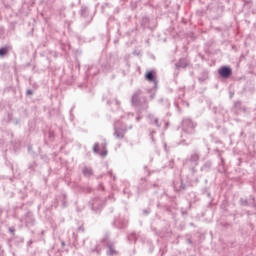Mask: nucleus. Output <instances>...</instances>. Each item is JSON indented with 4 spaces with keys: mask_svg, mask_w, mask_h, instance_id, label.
<instances>
[{
    "mask_svg": "<svg viewBox=\"0 0 256 256\" xmlns=\"http://www.w3.org/2000/svg\"><path fill=\"white\" fill-rule=\"evenodd\" d=\"M9 231L12 235H15V228L14 227H10Z\"/></svg>",
    "mask_w": 256,
    "mask_h": 256,
    "instance_id": "19",
    "label": "nucleus"
},
{
    "mask_svg": "<svg viewBox=\"0 0 256 256\" xmlns=\"http://www.w3.org/2000/svg\"><path fill=\"white\" fill-rule=\"evenodd\" d=\"M153 187H157V184H154Z\"/></svg>",
    "mask_w": 256,
    "mask_h": 256,
    "instance_id": "30",
    "label": "nucleus"
},
{
    "mask_svg": "<svg viewBox=\"0 0 256 256\" xmlns=\"http://www.w3.org/2000/svg\"><path fill=\"white\" fill-rule=\"evenodd\" d=\"M153 133H155V131L150 132V135H151L152 141H155V138L153 137Z\"/></svg>",
    "mask_w": 256,
    "mask_h": 256,
    "instance_id": "24",
    "label": "nucleus"
},
{
    "mask_svg": "<svg viewBox=\"0 0 256 256\" xmlns=\"http://www.w3.org/2000/svg\"><path fill=\"white\" fill-rule=\"evenodd\" d=\"M125 133H127V126L123 122H116L114 126V137L116 139H125Z\"/></svg>",
    "mask_w": 256,
    "mask_h": 256,
    "instance_id": "4",
    "label": "nucleus"
},
{
    "mask_svg": "<svg viewBox=\"0 0 256 256\" xmlns=\"http://www.w3.org/2000/svg\"><path fill=\"white\" fill-rule=\"evenodd\" d=\"M149 213H151V209L143 210L144 215H149Z\"/></svg>",
    "mask_w": 256,
    "mask_h": 256,
    "instance_id": "18",
    "label": "nucleus"
},
{
    "mask_svg": "<svg viewBox=\"0 0 256 256\" xmlns=\"http://www.w3.org/2000/svg\"><path fill=\"white\" fill-rule=\"evenodd\" d=\"M61 245H62V247H65V245H66V244H65V241H62V242H61Z\"/></svg>",
    "mask_w": 256,
    "mask_h": 256,
    "instance_id": "26",
    "label": "nucleus"
},
{
    "mask_svg": "<svg viewBox=\"0 0 256 256\" xmlns=\"http://www.w3.org/2000/svg\"><path fill=\"white\" fill-rule=\"evenodd\" d=\"M186 67H189V61L185 58H180L179 61L175 63V69L177 71H179V69H186Z\"/></svg>",
    "mask_w": 256,
    "mask_h": 256,
    "instance_id": "8",
    "label": "nucleus"
},
{
    "mask_svg": "<svg viewBox=\"0 0 256 256\" xmlns=\"http://www.w3.org/2000/svg\"><path fill=\"white\" fill-rule=\"evenodd\" d=\"M200 159L201 154L199 152H194L188 159L185 160L184 165H186V167L191 170L192 175L197 173V165H199Z\"/></svg>",
    "mask_w": 256,
    "mask_h": 256,
    "instance_id": "2",
    "label": "nucleus"
},
{
    "mask_svg": "<svg viewBox=\"0 0 256 256\" xmlns=\"http://www.w3.org/2000/svg\"><path fill=\"white\" fill-rule=\"evenodd\" d=\"M187 243H188L189 245H193V241H192L190 238L187 239Z\"/></svg>",
    "mask_w": 256,
    "mask_h": 256,
    "instance_id": "23",
    "label": "nucleus"
},
{
    "mask_svg": "<svg viewBox=\"0 0 256 256\" xmlns=\"http://www.w3.org/2000/svg\"><path fill=\"white\" fill-rule=\"evenodd\" d=\"M131 104L133 107H137L139 111H147L149 109V101L147 96H143V90H136L131 97Z\"/></svg>",
    "mask_w": 256,
    "mask_h": 256,
    "instance_id": "1",
    "label": "nucleus"
},
{
    "mask_svg": "<svg viewBox=\"0 0 256 256\" xmlns=\"http://www.w3.org/2000/svg\"><path fill=\"white\" fill-rule=\"evenodd\" d=\"M106 247L109 249V255L113 256L119 254V252L115 250V245L113 244V242H107Z\"/></svg>",
    "mask_w": 256,
    "mask_h": 256,
    "instance_id": "11",
    "label": "nucleus"
},
{
    "mask_svg": "<svg viewBox=\"0 0 256 256\" xmlns=\"http://www.w3.org/2000/svg\"><path fill=\"white\" fill-rule=\"evenodd\" d=\"M195 127H197V123L191 120V118H184L182 120V130L184 133L193 135V133H195Z\"/></svg>",
    "mask_w": 256,
    "mask_h": 256,
    "instance_id": "3",
    "label": "nucleus"
},
{
    "mask_svg": "<svg viewBox=\"0 0 256 256\" xmlns=\"http://www.w3.org/2000/svg\"><path fill=\"white\" fill-rule=\"evenodd\" d=\"M78 231H82V232L85 231V227L79 226V227H78Z\"/></svg>",
    "mask_w": 256,
    "mask_h": 256,
    "instance_id": "21",
    "label": "nucleus"
},
{
    "mask_svg": "<svg viewBox=\"0 0 256 256\" xmlns=\"http://www.w3.org/2000/svg\"><path fill=\"white\" fill-rule=\"evenodd\" d=\"M82 173L84 175V177H91L93 176V169L85 166L83 169H82Z\"/></svg>",
    "mask_w": 256,
    "mask_h": 256,
    "instance_id": "12",
    "label": "nucleus"
},
{
    "mask_svg": "<svg viewBox=\"0 0 256 256\" xmlns=\"http://www.w3.org/2000/svg\"><path fill=\"white\" fill-rule=\"evenodd\" d=\"M234 109H235L236 115H239L241 111H243V113H247V108L243 106V103L239 100L234 102Z\"/></svg>",
    "mask_w": 256,
    "mask_h": 256,
    "instance_id": "9",
    "label": "nucleus"
},
{
    "mask_svg": "<svg viewBox=\"0 0 256 256\" xmlns=\"http://www.w3.org/2000/svg\"><path fill=\"white\" fill-rule=\"evenodd\" d=\"M107 153H108L107 147H106V146H103V150H102V152L100 153V155H101L102 157H107Z\"/></svg>",
    "mask_w": 256,
    "mask_h": 256,
    "instance_id": "17",
    "label": "nucleus"
},
{
    "mask_svg": "<svg viewBox=\"0 0 256 256\" xmlns=\"http://www.w3.org/2000/svg\"><path fill=\"white\" fill-rule=\"evenodd\" d=\"M9 51H11V46L6 45L2 48H0V57H5V55H7V53H9Z\"/></svg>",
    "mask_w": 256,
    "mask_h": 256,
    "instance_id": "13",
    "label": "nucleus"
},
{
    "mask_svg": "<svg viewBox=\"0 0 256 256\" xmlns=\"http://www.w3.org/2000/svg\"><path fill=\"white\" fill-rule=\"evenodd\" d=\"M181 189H183V190L187 189V186L185 184H183V182L181 183Z\"/></svg>",
    "mask_w": 256,
    "mask_h": 256,
    "instance_id": "22",
    "label": "nucleus"
},
{
    "mask_svg": "<svg viewBox=\"0 0 256 256\" xmlns=\"http://www.w3.org/2000/svg\"><path fill=\"white\" fill-rule=\"evenodd\" d=\"M223 161H224V160H223V157H221V162L223 163Z\"/></svg>",
    "mask_w": 256,
    "mask_h": 256,
    "instance_id": "29",
    "label": "nucleus"
},
{
    "mask_svg": "<svg viewBox=\"0 0 256 256\" xmlns=\"http://www.w3.org/2000/svg\"><path fill=\"white\" fill-rule=\"evenodd\" d=\"M93 152L94 153H99V142H96L93 146Z\"/></svg>",
    "mask_w": 256,
    "mask_h": 256,
    "instance_id": "16",
    "label": "nucleus"
},
{
    "mask_svg": "<svg viewBox=\"0 0 256 256\" xmlns=\"http://www.w3.org/2000/svg\"><path fill=\"white\" fill-rule=\"evenodd\" d=\"M218 74L222 79H229L233 75V70L229 66H222L218 69Z\"/></svg>",
    "mask_w": 256,
    "mask_h": 256,
    "instance_id": "6",
    "label": "nucleus"
},
{
    "mask_svg": "<svg viewBox=\"0 0 256 256\" xmlns=\"http://www.w3.org/2000/svg\"><path fill=\"white\" fill-rule=\"evenodd\" d=\"M26 95H33V90H27Z\"/></svg>",
    "mask_w": 256,
    "mask_h": 256,
    "instance_id": "20",
    "label": "nucleus"
},
{
    "mask_svg": "<svg viewBox=\"0 0 256 256\" xmlns=\"http://www.w3.org/2000/svg\"><path fill=\"white\" fill-rule=\"evenodd\" d=\"M91 209L92 211H100V209H103L105 207V200L101 198H94L91 202Z\"/></svg>",
    "mask_w": 256,
    "mask_h": 256,
    "instance_id": "5",
    "label": "nucleus"
},
{
    "mask_svg": "<svg viewBox=\"0 0 256 256\" xmlns=\"http://www.w3.org/2000/svg\"><path fill=\"white\" fill-rule=\"evenodd\" d=\"M92 253H97V255H101V248L99 246H95L94 248L91 249Z\"/></svg>",
    "mask_w": 256,
    "mask_h": 256,
    "instance_id": "14",
    "label": "nucleus"
},
{
    "mask_svg": "<svg viewBox=\"0 0 256 256\" xmlns=\"http://www.w3.org/2000/svg\"><path fill=\"white\" fill-rule=\"evenodd\" d=\"M145 80L148 81L149 83H153L154 89H157L159 80H157V77L155 76V70H150V71L146 72Z\"/></svg>",
    "mask_w": 256,
    "mask_h": 256,
    "instance_id": "7",
    "label": "nucleus"
},
{
    "mask_svg": "<svg viewBox=\"0 0 256 256\" xmlns=\"http://www.w3.org/2000/svg\"><path fill=\"white\" fill-rule=\"evenodd\" d=\"M115 103L116 105H121V102H119V100L115 99Z\"/></svg>",
    "mask_w": 256,
    "mask_h": 256,
    "instance_id": "25",
    "label": "nucleus"
},
{
    "mask_svg": "<svg viewBox=\"0 0 256 256\" xmlns=\"http://www.w3.org/2000/svg\"><path fill=\"white\" fill-rule=\"evenodd\" d=\"M0 253H3V251L1 250V245H0Z\"/></svg>",
    "mask_w": 256,
    "mask_h": 256,
    "instance_id": "28",
    "label": "nucleus"
},
{
    "mask_svg": "<svg viewBox=\"0 0 256 256\" xmlns=\"http://www.w3.org/2000/svg\"><path fill=\"white\" fill-rule=\"evenodd\" d=\"M147 119L150 125H156L158 129H161V122L158 117H155L153 114H148Z\"/></svg>",
    "mask_w": 256,
    "mask_h": 256,
    "instance_id": "10",
    "label": "nucleus"
},
{
    "mask_svg": "<svg viewBox=\"0 0 256 256\" xmlns=\"http://www.w3.org/2000/svg\"><path fill=\"white\" fill-rule=\"evenodd\" d=\"M64 207H67V203L66 202H64Z\"/></svg>",
    "mask_w": 256,
    "mask_h": 256,
    "instance_id": "27",
    "label": "nucleus"
},
{
    "mask_svg": "<svg viewBox=\"0 0 256 256\" xmlns=\"http://www.w3.org/2000/svg\"><path fill=\"white\" fill-rule=\"evenodd\" d=\"M149 21H150L149 17L144 16L142 18V25H149Z\"/></svg>",
    "mask_w": 256,
    "mask_h": 256,
    "instance_id": "15",
    "label": "nucleus"
}]
</instances>
